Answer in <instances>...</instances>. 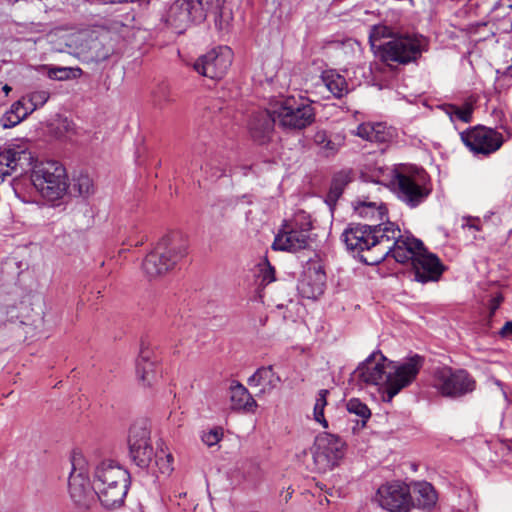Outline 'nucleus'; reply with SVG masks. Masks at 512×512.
Segmentation results:
<instances>
[{
  "label": "nucleus",
  "mask_w": 512,
  "mask_h": 512,
  "mask_svg": "<svg viewBox=\"0 0 512 512\" xmlns=\"http://www.w3.org/2000/svg\"><path fill=\"white\" fill-rule=\"evenodd\" d=\"M422 365L423 359L419 355L395 365L381 352H373L354 370L351 381L360 388L386 385L388 397L392 399L401 389L412 383Z\"/></svg>",
  "instance_id": "obj_1"
},
{
  "label": "nucleus",
  "mask_w": 512,
  "mask_h": 512,
  "mask_svg": "<svg viewBox=\"0 0 512 512\" xmlns=\"http://www.w3.org/2000/svg\"><path fill=\"white\" fill-rule=\"evenodd\" d=\"M369 38L380 58L389 65L416 62L428 46L423 36L399 34L386 25L373 26Z\"/></svg>",
  "instance_id": "obj_2"
},
{
  "label": "nucleus",
  "mask_w": 512,
  "mask_h": 512,
  "mask_svg": "<svg viewBox=\"0 0 512 512\" xmlns=\"http://www.w3.org/2000/svg\"><path fill=\"white\" fill-rule=\"evenodd\" d=\"M129 473L113 461H103L95 469L94 489L106 508L122 505L128 491Z\"/></svg>",
  "instance_id": "obj_3"
},
{
  "label": "nucleus",
  "mask_w": 512,
  "mask_h": 512,
  "mask_svg": "<svg viewBox=\"0 0 512 512\" xmlns=\"http://www.w3.org/2000/svg\"><path fill=\"white\" fill-rule=\"evenodd\" d=\"M389 185L398 198L410 207H416L430 194L429 176L424 169L400 165L390 170Z\"/></svg>",
  "instance_id": "obj_4"
},
{
  "label": "nucleus",
  "mask_w": 512,
  "mask_h": 512,
  "mask_svg": "<svg viewBox=\"0 0 512 512\" xmlns=\"http://www.w3.org/2000/svg\"><path fill=\"white\" fill-rule=\"evenodd\" d=\"M385 241L379 248V255L362 258V261L368 265H376L385 258L391 256L399 263H412L416 254L420 252L424 244L413 236L403 235L398 225L391 221H386V228L383 231Z\"/></svg>",
  "instance_id": "obj_5"
},
{
  "label": "nucleus",
  "mask_w": 512,
  "mask_h": 512,
  "mask_svg": "<svg viewBox=\"0 0 512 512\" xmlns=\"http://www.w3.org/2000/svg\"><path fill=\"white\" fill-rule=\"evenodd\" d=\"M187 241L180 234L163 237L142 264L147 277L153 279L166 274L187 255Z\"/></svg>",
  "instance_id": "obj_6"
},
{
  "label": "nucleus",
  "mask_w": 512,
  "mask_h": 512,
  "mask_svg": "<svg viewBox=\"0 0 512 512\" xmlns=\"http://www.w3.org/2000/svg\"><path fill=\"white\" fill-rule=\"evenodd\" d=\"M386 222L379 224H351L343 232V240L348 250L355 253L361 260L372 255H379L387 239H384Z\"/></svg>",
  "instance_id": "obj_7"
},
{
  "label": "nucleus",
  "mask_w": 512,
  "mask_h": 512,
  "mask_svg": "<svg viewBox=\"0 0 512 512\" xmlns=\"http://www.w3.org/2000/svg\"><path fill=\"white\" fill-rule=\"evenodd\" d=\"M31 181L35 189L50 201L62 198L68 190L65 167L57 161H42L34 165Z\"/></svg>",
  "instance_id": "obj_8"
},
{
  "label": "nucleus",
  "mask_w": 512,
  "mask_h": 512,
  "mask_svg": "<svg viewBox=\"0 0 512 512\" xmlns=\"http://www.w3.org/2000/svg\"><path fill=\"white\" fill-rule=\"evenodd\" d=\"M272 112L277 116L279 126L288 130L304 129L315 120L312 105L307 100L292 96L273 100Z\"/></svg>",
  "instance_id": "obj_9"
},
{
  "label": "nucleus",
  "mask_w": 512,
  "mask_h": 512,
  "mask_svg": "<svg viewBox=\"0 0 512 512\" xmlns=\"http://www.w3.org/2000/svg\"><path fill=\"white\" fill-rule=\"evenodd\" d=\"M210 0H176L161 15V21L181 34L192 23L205 20Z\"/></svg>",
  "instance_id": "obj_10"
},
{
  "label": "nucleus",
  "mask_w": 512,
  "mask_h": 512,
  "mask_svg": "<svg viewBox=\"0 0 512 512\" xmlns=\"http://www.w3.org/2000/svg\"><path fill=\"white\" fill-rule=\"evenodd\" d=\"M433 387L444 397L459 398L475 389V380L466 370L444 366L435 370Z\"/></svg>",
  "instance_id": "obj_11"
},
{
  "label": "nucleus",
  "mask_w": 512,
  "mask_h": 512,
  "mask_svg": "<svg viewBox=\"0 0 512 512\" xmlns=\"http://www.w3.org/2000/svg\"><path fill=\"white\" fill-rule=\"evenodd\" d=\"M345 454V443L334 434L321 433L314 441L312 455L314 469L325 473L338 466Z\"/></svg>",
  "instance_id": "obj_12"
},
{
  "label": "nucleus",
  "mask_w": 512,
  "mask_h": 512,
  "mask_svg": "<svg viewBox=\"0 0 512 512\" xmlns=\"http://www.w3.org/2000/svg\"><path fill=\"white\" fill-rule=\"evenodd\" d=\"M72 466L68 483L70 498L78 507L89 508L95 502L97 493L94 485L90 484L85 459L81 454L73 456Z\"/></svg>",
  "instance_id": "obj_13"
},
{
  "label": "nucleus",
  "mask_w": 512,
  "mask_h": 512,
  "mask_svg": "<svg viewBox=\"0 0 512 512\" xmlns=\"http://www.w3.org/2000/svg\"><path fill=\"white\" fill-rule=\"evenodd\" d=\"M112 52L107 31L86 30L77 36V55L82 62L98 64L107 60Z\"/></svg>",
  "instance_id": "obj_14"
},
{
  "label": "nucleus",
  "mask_w": 512,
  "mask_h": 512,
  "mask_svg": "<svg viewBox=\"0 0 512 512\" xmlns=\"http://www.w3.org/2000/svg\"><path fill=\"white\" fill-rule=\"evenodd\" d=\"M464 145L475 155L489 156L504 143V136L496 129L477 125L460 133Z\"/></svg>",
  "instance_id": "obj_15"
},
{
  "label": "nucleus",
  "mask_w": 512,
  "mask_h": 512,
  "mask_svg": "<svg viewBox=\"0 0 512 512\" xmlns=\"http://www.w3.org/2000/svg\"><path fill=\"white\" fill-rule=\"evenodd\" d=\"M233 60V51L228 46H219L200 56L193 64L194 70L210 79H221Z\"/></svg>",
  "instance_id": "obj_16"
},
{
  "label": "nucleus",
  "mask_w": 512,
  "mask_h": 512,
  "mask_svg": "<svg viewBox=\"0 0 512 512\" xmlns=\"http://www.w3.org/2000/svg\"><path fill=\"white\" fill-rule=\"evenodd\" d=\"M128 444L133 461L139 467H147L154 456V452L150 444V431L146 422H137L130 427Z\"/></svg>",
  "instance_id": "obj_17"
},
{
  "label": "nucleus",
  "mask_w": 512,
  "mask_h": 512,
  "mask_svg": "<svg viewBox=\"0 0 512 512\" xmlns=\"http://www.w3.org/2000/svg\"><path fill=\"white\" fill-rule=\"evenodd\" d=\"M376 500L379 505L389 512H410L412 496L406 485L387 483L379 487Z\"/></svg>",
  "instance_id": "obj_18"
},
{
  "label": "nucleus",
  "mask_w": 512,
  "mask_h": 512,
  "mask_svg": "<svg viewBox=\"0 0 512 512\" xmlns=\"http://www.w3.org/2000/svg\"><path fill=\"white\" fill-rule=\"evenodd\" d=\"M33 159L32 152L24 143L13 144L0 150V181L18 168L26 170L32 165Z\"/></svg>",
  "instance_id": "obj_19"
},
{
  "label": "nucleus",
  "mask_w": 512,
  "mask_h": 512,
  "mask_svg": "<svg viewBox=\"0 0 512 512\" xmlns=\"http://www.w3.org/2000/svg\"><path fill=\"white\" fill-rule=\"evenodd\" d=\"M416 255L411 263L414 280L420 283L438 281L445 270L440 259L428 252L425 247Z\"/></svg>",
  "instance_id": "obj_20"
},
{
  "label": "nucleus",
  "mask_w": 512,
  "mask_h": 512,
  "mask_svg": "<svg viewBox=\"0 0 512 512\" xmlns=\"http://www.w3.org/2000/svg\"><path fill=\"white\" fill-rule=\"evenodd\" d=\"M310 225L306 228L297 229L293 225L285 224L272 244L274 250L296 252L308 246Z\"/></svg>",
  "instance_id": "obj_21"
},
{
  "label": "nucleus",
  "mask_w": 512,
  "mask_h": 512,
  "mask_svg": "<svg viewBox=\"0 0 512 512\" xmlns=\"http://www.w3.org/2000/svg\"><path fill=\"white\" fill-rule=\"evenodd\" d=\"M326 274L319 263H311L300 280L298 290L307 299H317L324 293Z\"/></svg>",
  "instance_id": "obj_22"
},
{
  "label": "nucleus",
  "mask_w": 512,
  "mask_h": 512,
  "mask_svg": "<svg viewBox=\"0 0 512 512\" xmlns=\"http://www.w3.org/2000/svg\"><path fill=\"white\" fill-rule=\"evenodd\" d=\"M276 123H278V120L277 116L272 112L271 102L269 109L253 114L249 122V131L252 138L259 143H264L269 139Z\"/></svg>",
  "instance_id": "obj_23"
},
{
  "label": "nucleus",
  "mask_w": 512,
  "mask_h": 512,
  "mask_svg": "<svg viewBox=\"0 0 512 512\" xmlns=\"http://www.w3.org/2000/svg\"><path fill=\"white\" fill-rule=\"evenodd\" d=\"M152 355V350L142 344L136 360V375L138 381L145 387L151 386L157 378L156 366L152 360Z\"/></svg>",
  "instance_id": "obj_24"
},
{
  "label": "nucleus",
  "mask_w": 512,
  "mask_h": 512,
  "mask_svg": "<svg viewBox=\"0 0 512 512\" xmlns=\"http://www.w3.org/2000/svg\"><path fill=\"white\" fill-rule=\"evenodd\" d=\"M231 408L253 412L257 403L249 393L248 389L239 382H233L230 386Z\"/></svg>",
  "instance_id": "obj_25"
},
{
  "label": "nucleus",
  "mask_w": 512,
  "mask_h": 512,
  "mask_svg": "<svg viewBox=\"0 0 512 512\" xmlns=\"http://www.w3.org/2000/svg\"><path fill=\"white\" fill-rule=\"evenodd\" d=\"M280 382V377L274 372L271 366L257 369L248 379V384L250 386H262V389L260 390L261 393L272 391Z\"/></svg>",
  "instance_id": "obj_26"
},
{
  "label": "nucleus",
  "mask_w": 512,
  "mask_h": 512,
  "mask_svg": "<svg viewBox=\"0 0 512 512\" xmlns=\"http://www.w3.org/2000/svg\"><path fill=\"white\" fill-rule=\"evenodd\" d=\"M356 135L370 142L385 143L391 138L386 124L363 123L357 127Z\"/></svg>",
  "instance_id": "obj_27"
},
{
  "label": "nucleus",
  "mask_w": 512,
  "mask_h": 512,
  "mask_svg": "<svg viewBox=\"0 0 512 512\" xmlns=\"http://www.w3.org/2000/svg\"><path fill=\"white\" fill-rule=\"evenodd\" d=\"M229 0H210L208 12H212L215 17V25L220 31H228L232 20L233 13L230 6H228Z\"/></svg>",
  "instance_id": "obj_28"
},
{
  "label": "nucleus",
  "mask_w": 512,
  "mask_h": 512,
  "mask_svg": "<svg viewBox=\"0 0 512 512\" xmlns=\"http://www.w3.org/2000/svg\"><path fill=\"white\" fill-rule=\"evenodd\" d=\"M314 142L329 156L337 153L345 144V136L341 133L328 134L325 130H319L314 135Z\"/></svg>",
  "instance_id": "obj_29"
},
{
  "label": "nucleus",
  "mask_w": 512,
  "mask_h": 512,
  "mask_svg": "<svg viewBox=\"0 0 512 512\" xmlns=\"http://www.w3.org/2000/svg\"><path fill=\"white\" fill-rule=\"evenodd\" d=\"M32 112L24 97L14 102L10 109L1 118L3 128H12L26 119Z\"/></svg>",
  "instance_id": "obj_30"
},
{
  "label": "nucleus",
  "mask_w": 512,
  "mask_h": 512,
  "mask_svg": "<svg viewBox=\"0 0 512 512\" xmlns=\"http://www.w3.org/2000/svg\"><path fill=\"white\" fill-rule=\"evenodd\" d=\"M415 505L422 509H431L437 502V493L428 482H418L413 487Z\"/></svg>",
  "instance_id": "obj_31"
},
{
  "label": "nucleus",
  "mask_w": 512,
  "mask_h": 512,
  "mask_svg": "<svg viewBox=\"0 0 512 512\" xmlns=\"http://www.w3.org/2000/svg\"><path fill=\"white\" fill-rule=\"evenodd\" d=\"M321 81L336 98H341L348 93L346 79L334 70L324 71L321 75Z\"/></svg>",
  "instance_id": "obj_32"
},
{
  "label": "nucleus",
  "mask_w": 512,
  "mask_h": 512,
  "mask_svg": "<svg viewBox=\"0 0 512 512\" xmlns=\"http://www.w3.org/2000/svg\"><path fill=\"white\" fill-rule=\"evenodd\" d=\"M355 211L360 217L371 220H383L387 214L384 206H377L374 202H359L355 205Z\"/></svg>",
  "instance_id": "obj_33"
},
{
  "label": "nucleus",
  "mask_w": 512,
  "mask_h": 512,
  "mask_svg": "<svg viewBox=\"0 0 512 512\" xmlns=\"http://www.w3.org/2000/svg\"><path fill=\"white\" fill-rule=\"evenodd\" d=\"M347 411L350 414H354L360 419L357 421V425H360L363 428L366 425V422L371 417V411L368 406L360 401L358 398H351L348 400L346 404Z\"/></svg>",
  "instance_id": "obj_34"
},
{
  "label": "nucleus",
  "mask_w": 512,
  "mask_h": 512,
  "mask_svg": "<svg viewBox=\"0 0 512 512\" xmlns=\"http://www.w3.org/2000/svg\"><path fill=\"white\" fill-rule=\"evenodd\" d=\"M71 191L78 193L79 196L88 197L95 191L92 178L87 174H79L73 178Z\"/></svg>",
  "instance_id": "obj_35"
},
{
  "label": "nucleus",
  "mask_w": 512,
  "mask_h": 512,
  "mask_svg": "<svg viewBox=\"0 0 512 512\" xmlns=\"http://www.w3.org/2000/svg\"><path fill=\"white\" fill-rule=\"evenodd\" d=\"M155 457L159 471L162 474L170 475L174 470V457L168 448H160Z\"/></svg>",
  "instance_id": "obj_36"
},
{
  "label": "nucleus",
  "mask_w": 512,
  "mask_h": 512,
  "mask_svg": "<svg viewBox=\"0 0 512 512\" xmlns=\"http://www.w3.org/2000/svg\"><path fill=\"white\" fill-rule=\"evenodd\" d=\"M349 177L345 172L338 173L333 178L329 193L327 195V201L334 203L341 196L344 186L348 183Z\"/></svg>",
  "instance_id": "obj_37"
},
{
  "label": "nucleus",
  "mask_w": 512,
  "mask_h": 512,
  "mask_svg": "<svg viewBox=\"0 0 512 512\" xmlns=\"http://www.w3.org/2000/svg\"><path fill=\"white\" fill-rule=\"evenodd\" d=\"M328 394L329 391L327 389L320 390L313 409L314 420L320 423L324 428L328 427V423L324 417V408L327 405Z\"/></svg>",
  "instance_id": "obj_38"
},
{
  "label": "nucleus",
  "mask_w": 512,
  "mask_h": 512,
  "mask_svg": "<svg viewBox=\"0 0 512 512\" xmlns=\"http://www.w3.org/2000/svg\"><path fill=\"white\" fill-rule=\"evenodd\" d=\"M27 102L28 109L34 112L39 107H42L50 98V93L46 90H37L30 92L23 96Z\"/></svg>",
  "instance_id": "obj_39"
},
{
  "label": "nucleus",
  "mask_w": 512,
  "mask_h": 512,
  "mask_svg": "<svg viewBox=\"0 0 512 512\" xmlns=\"http://www.w3.org/2000/svg\"><path fill=\"white\" fill-rule=\"evenodd\" d=\"M76 72L81 73V69L80 68L73 69V68H68V67H51L48 70V77L51 79H56V80L62 81V80L69 79L72 74H73V76H76L75 75Z\"/></svg>",
  "instance_id": "obj_40"
},
{
  "label": "nucleus",
  "mask_w": 512,
  "mask_h": 512,
  "mask_svg": "<svg viewBox=\"0 0 512 512\" xmlns=\"http://www.w3.org/2000/svg\"><path fill=\"white\" fill-rule=\"evenodd\" d=\"M223 437L222 428H213L207 432H203L201 435V440L204 444L211 447L217 444Z\"/></svg>",
  "instance_id": "obj_41"
},
{
  "label": "nucleus",
  "mask_w": 512,
  "mask_h": 512,
  "mask_svg": "<svg viewBox=\"0 0 512 512\" xmlns=\"http://www.w3.org/2000/svg\"><path fill=\"white\" fill-rule=\"evenodd\" d=\"M201 169H203L211 178H219L225 175L226 171L225 165L221 163L217 164L216 160H210L204 167H201Z\"/></svg>",
  "instance_id": "obj_42"
},
{
  "label": "nucleus",
  "mask_w": 512,
  "mask_h": 512,
  "mask_svg": "<svg viewBox=\"0 0 512 512\" xmlns=\"http://www.w3.org/2000/svg\"><path fill=\"white\" fill-rule=\"evenodd\" d=\"M474 107L472 103L466 102L463 106H456L455 120H460L464 123H469L472 120V113Z\"/></svg>",
  "instance_id": "obj_43"
},
{
  "label": "nucleus",
  "mask_w": 512,
  "mask_h": 512,
  "mask_svg": "<svg viewBox=\"0 0 512 512\" xmlns=\"http://www.w3.org/2000/svg\"><path fill=\"white\" fill-rule=\"evenodd\" d=\"M174 101L175 99L172 97L171 91L168 87H163L160 89V94L158 96L159 105L170 104Z\"/></svg>",
  "instance_id": "obj_44"
},
{
  "label": "nucleus",
  "mask_w": 512,
  "mask_h": 512,
  "mask_svg": "<svg viewBox=\"0 0 512 512\" xmlns=\"http://www.w3.org/2000/svg\"><path fill=\"white\" fill-rule=\"evenodd\" d=\"M480 220L478 218H463L462 228L473 229L474 231L480 230Z\"/></svg>",
  "instance_id": "obj_45"
},
{
  "label": "nucleus",
  "mask_w": 512,
  "mask_h": 512,
  "mask_svg": "<svg viewBox=\"0 0 512 512\" xmlns=\"http://www.w3.org/2000/svg\"><path fill=\"white\" fill-rule=\"evenodd\" d=\"M442 109L449 116L451 121H455L456 105L446 104V105H443Z\"/></svg>",
  "instance_id": "obj_46"
},
{
  "label": "nucleus",
  "mask_w": 512,
  "mask_h": 512,
  "mask_svg": "<svg viewBox=\"0 0 512 512\" xmlns=\"http://www.w3.org/2000/svg\"><path fill=\"white\" fill-rule=\"evenodd\" d=\"M500 334L504 337L512 335V321L505 323V325L500 330Z\"/></svg>",
  "instance_id": "obj_47"
},
{
  "label": "nucleus",
  "mask_w": 512,
  "mask_h": 512,
  "mask_svg": "<svg viewBox=\"0 0 512 512\" xmlns=\"http://www.w3.org/2000/svg\"><path fill=\"white\" fill-rule=\"evenodd\" d=\"M499 5L512 9V0H499Z\"/></svg>",
  "instance_id": "obj_48"
},
{
  "label": "nucleus",
  "mask_w": 512,
  "mask_h": 512,
  "mask_svg": "<svg viewBox=\"0 0 512 512\" xmlns=\"http://www.w3.org/2000/svg\"><path fill=\"white\" fill-rule=\"evenodd\" d=\"M3 91H4L6 94H8V93L11 91V87H10V86H8V85H5V86L3 87Z\"/></svg>",
  "instance_id": "obj_49"
},
{
  "label": "nucleus",
  "mask_w": 512,
  "mask_h": 512,
  "mask_svg": "<svg viewBox=\"0 0 512 512\" xmlns=\"http://www.w3.org/2000/svg\"><path fill=\"white\" fill-rule=\"evenodd\" d=\"M290 497H291V494H288V495L285 497V500L287 501V500H288V498H290Z\"/></svg>",
  "instance_id": "obj_50"
},
{
  "label": "nucleus",
  "mask_w": 512,
  "mask_h": 512,
  "mask_svg": "<svg viewBox=\"0 0 512 512\" xmlns=\"http://www.w3.org/2000/svg\"><path fill=\"white\" fill-rule=\"evenodd\" d=\"M290 497H291V494H288V495L285 497V500L287 501V500H288V498H290Z\"/></svg>",
  "instance_id": "obj_51"
},
{
  "label": "nucleus",
  "mask_w": 512,
  "mask_h": 512,
  "mask_svg": "<svg viewBox=\"0 0 512 512\" xmlns=\"http://www.w3.org/2000/svg\"><path fill=\"white\" fill-rule=\"evenodd\" d=\"M290 497H291V494H288V495L285 497V500L287 501V500H288V498H290Z\"/></svg>",
  "instance_id": "obj_52"
}]
</instances>
